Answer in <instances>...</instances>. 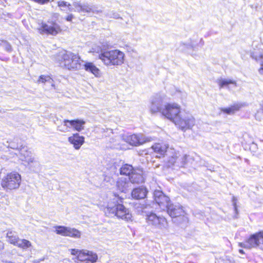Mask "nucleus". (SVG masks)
Wrapping results in <instances>:
<instances>
[{"label": "nucleus", "instance_id": "nucleus-1", "mask_svg": "<svg viewBox=\"0 0 263 263\" xmlns=\"http://www.w3.org/2000/svg\"><path fill=\"white\" fill-rule=\"evenodd\" d=\"M152 148L154 152L160 155H163L165 153L168 155L167 166L173 169H178L180 167L185 166L186 164L187 156L181 155L179 152L174 149H168L167 145L163 143H156L152 146Z\"/></svg>", "mask_w": 263, "mask_h": 263}, {"label": "nucleus", "instance_id": "nucleus-2", "mask_svg": "<svg viewBox=\"0 0 263 263\" xmlns=\"http://www.w3.org/2000/svg\"><path fill=\"white\" fill-rule=\"evenodd\" d=\"M105 213L108 216H116L118 218L126 221L130 220L132 217L129 210L116 200L108 203Z\"/></svg>", "mask_w": 263, "mask_h": 263}, {"label": "nucleus", "instance_id": "nucleus-3", "mask_svg": "<svg viewBox=\"0 0 263 263\" xmlns=\"http://www.w3.org/2000/svg\"><path fill=\"white\" fill-rule=\"evenodd\" d=\"M59 57L61 58V66L68 70H76L82 68L83 61L81 60L78 54L70 52H64L61 53Z\"/></svg>", "mask_w": 263, "mask_h": 263}, {"label": "nucleus", "instance_id": "nucleus-4", "mask_svg": "<svg viewBox=\"0 0 263 263\" xmlns=\"http://www.w3.org/2000/svg\"><path fill=\"white\" fill-rule=\"evenodd\" d=\"M124 53L119 50H112L102 52L99 59L107 66H118L124 62Z\"/></svg>", "mask_w": 263, "mask_h": 263}, {"label": "nucleus", "instance_id": "nucleus-5", "mask_svg": "<svg viewBox=\"0 0 263 263\" xmlns=\"http://www.w3.org/2000/svg\"><path fill=\"white\" fill-rule=\"evenodd\" d=\"M21 180V176L19 173L16 172H11L2 178L1 185L6 191L16 190L20 187Z\"/></svg>", "mask_w": 263, "mask_h": 263}, {"label": "nucleus", "instance_id": "nucleus-6", "mask_svg": "<svg viewBox=\"0 0 263 263\" xmlns=\"http://www.w3.org/2000/svg\"><path fill=\"white\" fill-rule=\"evenodd\" d=\"M145 219L148 226L153 228L160 230H167L168 222L166 219L162 216H158L155 213L150 212L146 214Z\"/></svg>", "mask_w": 263, "mask_h": 263}, {"label": "nucleus", "instance_id": "nucleus-7", "mask_svg": "<svg viewBox=\"0 0 263 263\" xmlns=\"http://www.w3.org/2000/svg\"><path fill=\"white\" fill-rule=\"evenodd\" d=\"M168 214L173 218H176V222L178 224L186 223L188 218L184 215V211L181 205L179 204L170 203L166 208Z\"/></svg>", "mask_w": 263, "mask_h": 263}, {"label": "nucleus", "instance_id": "nucleus-8", "mask_svg": "<svg viewBox=\"0 0 263 263\" xmlns=\"http://www.w3.org/2000/svg\"><path fill=\"white\" fill-rule=\"evenodd\" d=\"M175 124L183 131L191 129L195 124V119L190 113L182 111L176 118Z\"/></svg>", "mask_w": 263, "mask_h": 263}, {"label": "nucleus", "instance_id": "nucleus-9", "mask_svg": "<svg viewBox=\"0 0 263 263\" xmlns=\"http://www.w3.org/2000/svg\"><path fill=\"white\" fill-rule=\"evenodd\" d=\"M47 24L43 21H39L37 23L36 30L41 34L56 35L60 31V27L55 22H48Z\"/></svg>", "mask_w": 263, "mask_h": 263}, {"label": "nucleus", "instance_id": "nucleus-10", "mask_svg": "<svg viewBox=\"0 0 263 263\" xmlns=\"http://www.w3.org/2000/svg\"><path fill=\"white\" fill-rule=\"evenodd\" d=\"M181 111L180 106L176 103H168L165 104L164 108L162 110V114L164 117L175 122L176 118H179Z\"/></svg>", "mask_w": 263, "mask_h": 263}, {"label": "nucleus", "instance_id": "nucleus-11", "mask_svg": "<svg viewBox=\"0 0 263 263\" xmlns=\"http://www.w3.org/2000/svg\"><path fill=\"white\" fill-rule=\"evenodd\" d=\"M165 98V95L164 94H156L152 98L149 106V111L152 114L160 112L162 114V110L165 106L163 104Z\"/></svg>", "mask_w": 263, "mask_h": 263}, {"label": "nucleus", "instance_id": "nucleus-12", "mask_svg": "<svg viewBox=\"0 0 263 263\" xmlns=\"http://www.w3.org/2000/svg\"><path fill=\"white\" fill-rule=\"evenodd\" d=\"M262 233L257 232L251 235L249 238L243 242H239V246L245 249H251L256 248L261 243L262 240Z\"/></svg>", "mask_w": 263, "mask_h": 263}, {"label": "nucleus", "instance_id": "nucleus-13", "mask_svg": "<svg viewBox=\"0 0 263 263\" xmlns=\"http://www.w3.org/2000/svg\"><path fill=\"white\" fill-rule=\"evenodd\" d=\"M122 140L131 145L138 146L150 141V139L142 134H125L122 136Z\"/></svg>", "mask_w": 263, "mask_h": 263}, {"label": "nucleus", "instance_id": "nucleus-14", "mask_svg": "<svg viewBox=\"0 0 263 263\" xmlns=\"http://www.w3.org/2000/svg\"><path fill=\"white\" fill-rule=\"evenodd\" d=\"M85 123V121L82 119L64 120L63 124L66 128L65 129H60V127L58 126V129L61 132H66L68 131V128H72L74 130L80 132L84 129Z\"/></svg>", "mask_w": 263, "mask_h": 263}, {"label": "nucleus", "instance_id": "nucleus-15", "mask_svg": "<svg viewBox=\"0 0 263 263\" xmlns=\"http://www.w3.org/2000/svg\"><path fill=\"white\" fill-rule=\"evenodd\" d=\"M154 197L155 202L163 210H164L171 203L169 197L160 191H155L154 193Z\"/></svg>", "mask_w": 263, "mask_h": 263}, {"label": "nucleus", "instance_id": "nucleus-16", "mask_svg": "<svg viewBox=\"0 0 263 263\" xmlns=\"http://www.w3.org/2000/svg\"><path fill=\"white\" fill-rule=\"evenodd\" d=\"M97 259L98 256L96 254L88 250L81 251L78 256L73 258L75 262L87 261L91 262H95Z\"/></svg>", "mask_w": 263, "mask_h": 263}, {"label": "nucleus", "instance_id": "nucleus-17", "mask_svg": "<svg viewBox=\"0 0 263 263\" xmlns=\"http://www.w3.org/2000/svg\"><path fill=\"white\" fill-rule=\"evenodd\" d=\"M73 6L75 8V11L82 13H94L96 11L95 7L89 5L87 4H81L80 2H74L73 3Z\"/></svg>", "mask_w": 263, "mask_h": 263}, {"label": "nucleus", "instance_id": "nucleus-18", "mask_svg": "<svg viewBox=\"0 0 263 263\" xmlns=\"http://www.w3.org/2000/svg\"><path fill=\"white\" fill-rule=\"evenodd\" d=\"M128 180L132 183H141L144 182L143 171L140 168H136L133 171L129 177L127 178Z\"/></svg>", "mask_w": 263, "mask_h": 263}, {"label": "nucleus", "instance_id": "nucleus-19", "mask_svg": "<svg viewBox=\"0 0 263 263\" xmlns=\"http://www.w3.org/2000/svg\"><path fill=\"white\" fill-rule=\"evenodd\" d=\"M84 137L80 136L78 133L73 134L71 136L68 137V142L73 145L76 149H79L84 143Z\"/></svg>", "mask_w": 263, "mask_h": 263}, {"label": "nucleus", "instance_id": "nucleus-20", "mask_svg": "<svg viewBox=\"0 0 263 263\" xmlns=\"http://www.w3.org/2000/svg\"><path fill=\"white\" fill-rule=\"evenodd\" d=\"M117 186L119 190L122 192H126L132 189L131 182L127 178H120L117 182Z\"/></svg>", "mask_w": 263, "mask_h": 263}, {"label": "nucleus", "instance_id": "nucleus-21", "mask_svg": "<svg viewBox=\"0 0 263 263\" xmlns=\"http://www.w3.org/2000/svg\"><path fill=\"white\" fill-rule=\"evenodd\" d=\"M83 67L84 68L85 70L89 72H91L96 77L100 76V71L98 68H97L91 62H83L82 63Z\"/></svg>", "mask_w": 263, "mask_h": 263}, {"label": "nucleus", "instance_id": "nucleus-22", "mask_svg": "<svg viewBox=\"0 0 263 263\" xmlns=\"http://www.w3.org/2000/svg\"><path fill=\"white\" fill-rule=\"evenodd\" d=\"M147 193V189L143 186L134 189L132 192V196L133 198L140 199L144 198Z\"/></svg>", "mask_w": 263, "mask_h": 263}, {"label": "nucleus", "instance_id": "nucleus-23", "mask_svg": "<svg viewBox=\"0 0 263 263\" xmlns=\"http://www.w3.org/2000/svg\"><path fill=\"white\" fill-rule=\"evenodd\" d=\"M250 57L255 60L260 59L261 68L259 69V72L261 74H263V54L261 53L258 50L254 49L253 51H250L249 52Z\"/></svg>", "mask_w": 263, "mask_h": 263}, {"label": "nucleus", "instance_id": "nucleus-24", "mask_svg": "<svg viewBox=\"0 0 263 263\" xmlns=\"http://www.w3.org/2000/svg\"><path fill=\"white\" fill-rule=\"evenodd\" d=\"M28 163L30 169L33 172H37L40 170V164L39 161L35 160L34 158L27 157Z\"/></svg>", "mask_w": 263, "mask_h": 263}, {"label": "nucleus", "instance_id": "nucleus-25", "mask_svg": "<svg viewBox=\"0 0 263 263\" xmlns=\"http://www.w3.org/2000/svg\"><path fill=\"white\" fill-rule=\"evenodd\" d=\"M134 170L135 169H134L132 165L125 164L122 165L120 168V172L121 175L128 176V177H129Z\"/></svg>", "mask_w": 263, "mask_h": 263}, {"label": "nucleus", "instance_id": "nucleus-26", "mask_svg": "<svg viewBox=\"0 0 263 263\" xmlns=\"http://www.w3.org/2000/svg\"><path fill=\"white\" fill-rule=\"evenodd\" d=\"M241 105L240 104H235L229 108H222L220 110L228 115L233 114L235 111H238L241 107Z\"/></svg>", "mask_w": 263, "mask_h": 263}, {"label": "nucleus", "instance_id": "nucleus-27", "mask_svg": "<svg viewBox=\"0 0 263 263\" xmlns=\"http://www.w3.org/2000/svg\"><path fill=\"white\" fill-rule=\"evenodd\" d=\"M23 250H26L31 246V243L28 240L25 239H19L15 245Z\"/></svg>", "mask_w": 263, "mask_h": 263}, {"label": "nucleus", "instance_id": "nucleus-28", "mask_svg": "<svg viewBox=\"0 0 263 263\" xmlns=\"http://www.w3.org/2000/svg\"><path fill=\"white\" fill-rule=\"evenodd\" d=\"M67 234V235L66 236L75 238H80L81 236V233L80 231L75 228H71L70 227H68Z\"/></svg>", "mask_w": 263, "mask_h": 263}, {"label": "nucleus", "instance_id": "nucleus-29", "mask_svg": "<svg viewBox=\"0 0 263 263\" xmlns=\"http://www.w3.org/2000/svg\"><path fill=\"white\" fill-rule=\"evenodd\" d=\"M38 82L44 84H46V83H50L51 86L55 88L53 80L49 76L41 75L39 78Z\"/></svg>", "mask_w": 263, "mask_h": 263}, {"label": "nucleus", "instance_id": "nucleus-30", "mask_svg": "<svg viewBox=\"0 0 263 263\" xmlns=\"http://www.w3.org/2000/svg\"><path fill=\"white\" fill-rule=\"evenodd\" d=\"M20 154V159H21L23 161L26 162L27 163H28L27 157L34 158L31 152L28 151L27 149L26 151L24 150V149H21Z\"/></svg>", "mask_w": 263, "mask_h": 263}, {"label": "nucleus", "instance_id": "nucleus-31", "mask_svg": "<svg viewBox=\"0 0 263 263\" xmlns=\"http://www.w3.org/2000/svg\"><path fill=\"white\" fill-rule=\"evenodd\" d=\"M7 237L8 238V241L14 245H16L17 241L20 239L15 233L12 231L8 232L7 233Z\"/></svg>", "mask_w": 263, "mask_h": 263}, {"label": "nucleus", "instance_id": "nucleus-32", "mask_svg": "<svg viewBox=\"0 0 263 263\" xmlns=\"http://www.w3.org/2000/svg\"><path fill=\"white\" fill-rule=\"evenodd\" d=\"M230 84H234L235 86H237L236 82L235 81L229 79H220L218 82L220 88L228 86Z\"/></svg>", "mask_w": 263, "mask_h": 263}, {"label": "nucleus", "instance_id": "nucleus-33", "mask_svg": "<svg viewBox=\"0 0 263 263\" xmlns=\"http://www.w3.org/2000/svg\"><path fill=\"white\" fill-rule=\"evenodd\" d=\"M68 227L64 226H57L55 227V232L57 234L62 236H66L67 235V231Z\"/></svg>", "mask_w": 263, "mask_h": 263}, {"label": "nucleus", "instance_id": "nucleus-34", "mask_svg": "<svg viewBox=\"0 0 263 263\" xmlns=\"http://www.w3.org/2000/svg\"><path fill=\"white\" fill-rule=\"evenodd\" d=\"M58 6L60 7L61 10L65 11L64 8H67V6H68V3L65 1H59L58 2Z\"/></svg>", "mask_w": 263, "mask_h": 263}, {"label": "nucleus", "instance_id": "nucleus-35", "mask_svg": "<svg viewBox=\"0 0 263 263\" xmlns=\"http://www.w3.org/2000/svg\"><path fill=\"white\" fill-rule=\"evenodd\" d=\"M107 16L110 18H114L115 19L121 18L120 16V14L114 11L109 12L107 13Z\"/></svg>", "mask_w": 263, "mask_h": 263}, {"label": "nucleus", "instance_id": "nucleus-36", "mask_svg": "<svg viewBox=\"0 0 263 263\" xmlns=\"http://www.w3.org/2000/svg\"><path fill=\"white\" fill-rule=\"evenodd\" d=\"M259 114H263V104L261 105L260 109L257 111L255 115V118L257 120L261 121V117H259Z\"/></svg>", "mask_w": 263, "mask_h": 263}, {"label": "nucleus", "instance_id": "nucleus-37", "mask_svg": "<svg viewBox=\"0 0 263 263\" xmlns=\"http://www.w3.org/2000/svg\"><path fill=\"white\" fill-rule=\"evenodd\" d=\"M3 46L4 47L5 50L8 52H10L12 50V47L11 45L7 41H3Z\"/></svg>", "mask_w": 263, "mask_h": 263}, {"label": "nucleus", "instance_id": "nucleus-38", "mask_svg": "<svg viewBox=\"0 0 263 263\" xmlns=\"http://www.w3.org/2000/svg\"><path fill=\"white\" fill-rule=\"evenodd\" d=\"M69 251L71 252V254L73 255H76L77 256L79 254V253L81 251L79 250L78 249H73L69 250Z\"/></svg>", "mask_w": 263, "mask_h": 263}, {"label": "nucleus", "instance_id": "nucleus-39", "mask_svg": "<svg viewBox=\"0 0 263 263\" xmlns=\"http://www.w3.org/2000/svg\"><path fill=\"white\" fill-rule=\"evenodd\" d=\"M181 46H182V48H181V50H184L185 48L189 49L193 47V46L190 44H186L184 43L181 44Z\"/></svg>", "mask_w": 263, "mask_h": 263}, {"label": "nucleus", "instance_id": "nucleus-40", "mask_svg": "<svg viewBox=\"0 0 263 263\" xmlns=\"http://www.w3.org/2000/svg\"><path fill=\"white\" fill-rule=\"evenodd\" d=\"M232 202L234 210L236 211V212H237V209L236 206V198L235 197H233Z\"/></svg>", "mask_w": 263, "mask_h": 263}, {"label": "nucleus", "instance_id": "nucleus-41", "mask_svg": "<svg viewBox=\"0 0 263 263\" xmlns=\"http://www.w3.org/2000/svg\"><path fill=\"white\" fill-rule=\"evenodd\" d=\"M73 15L72 14H70L67 16V17H66V20L67 21L71 22L73 18Z\"/></svg>", "mask_w": 263, "mask_h": 263}, {"label": "nucleus", "instance_id": "nucleus-42", "mask_svg": "<svg viewBox=\"0 0 263 263\" xmlns=\"http://www.w3.org/2000/svg\"><path fill=\"white\" fill-rule=\"evenodd\" d=\"M67 9L69 11H72L73 10L71 5L69 3H68V6H67Z\"/></svg>", "mask_w": 263, "mask_h": 263}, {"label": "nucleus", "instance_id": "nucleus-43", "mask_svg": "<svg viewBox=\"0 0 263 263\" xmlns=\"http://www.w3.org/2000/svg\"><path fill=\"white\" fill-rule=\"evenodd\" d=\"M239 253H240L241 254H243L244 253V252H243V250H241V249H240L239 250Z\"/></svg>", "mask_w": 263, "mask_h": 263}, {"label": "nucleus", "instance_id": "nucleus-44", "mask_svg": "<svg viewBox=\"0 0 263 263\" xmlns=\"http://www.w3.org/2000/svg\"><path fill=\"white\" fill-rule=\"evenodd\" d=\"M259 232L260 233H262V236L261 237L262 240H261V242H262V243H263V231H260Z\"/></svg>", "mask_w": 263, "mask_h": 263}, {"label": "nucleus", "instance_id": "nucleus-45", "mask_svg": "<svg viewBox=\"0 0 263 263\" xmlns=\"http://www.w3.org/2000/svg\"><path fill=\"white\" fill-rule=\"evenodd\" d=\"M259 117H261V119H263V114H259Z\"/></svg>", "mask_w": 263, "mask_h": 263}, {"label": "nucleus", "instance_id": "nucleus-46", "mask_svg": "<svg viewBox=\"0 0 263 263\" xmlns=\"http://www.w3.org/2000/svg\"><path fill=\"white\" fill-rule=\"evenodd\" d=\"M46 84H49V85L51 86V84H50V83H46Z\"/></svg>", "mask_w": 263, "mask_h": 263}]
</instances>
